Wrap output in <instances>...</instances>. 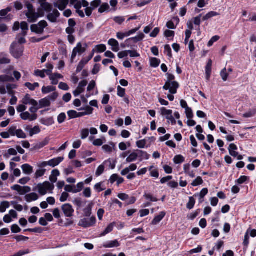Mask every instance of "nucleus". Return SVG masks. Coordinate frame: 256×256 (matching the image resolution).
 I'll use <instances>...</instances> for the list:
<instances>
[{
  "mask_svg": "<svg viewBox=\"0 0 256 256\" xmlns=\"http://www.w3.org/2000/svg\"><path fill=\"white\" fill-rule=\"evenodd\" d=\"M101 3V0H94L90 2V7L94 10L98 8Z\"/></svg>",
  "mask_w": 256,
  "mask_h": 256,
  "instance_id": "51",
  "label": "nucleus"
},
{
  "mask_svg": "<svg viewBox=\"0 0 256 256\" xmlns=\"http://www.w3.org/2000/svg\"><path fill=\"white\" fill-rule=\"evenodd\" d=\"M48 26L47 22L45 20L40 21L38 24H32L30 26V29L32 32L38 34H42L44 32V30Z\"/></svg>",
  "mask_w": 256,
  "mask_h": 256,
  "instance_id": "4",
  "label": "nucleus"
},
{
  "mask_svg": "<svg viewBox=\"0 0 256 256\" xmlns=\"http://www.w3.org/2000/svg\"><path fill=\"white\" fill-rule=\"evenodd\" d=\"M220 130H221L222 132L226 134L225 136V138L228 141L232 142L234 140V135L231 134H228V133L226 131V129H220Z\"/></svg>",
  "mask_w": 256,
  "mask_h": 256,
  "instance_id": "40",
  "label": "nucleus"
},
{
  "mask_svg": "<svg viewBox=\"0 0 256 256\" xmlns=\"http://www.w3.org/2000/svg\"><path fill=\"white\" fill-rule=\"evenodd\" d=\"M203 180L200 176H198L192 183L193 186H196L203 183Z\"/></svg>",
  "mask_w": 256,
  "mask_h": 256,
  "instance_id": "41",
  "label": "nucleus"
},
{
  "mask_svg": "<svg viewBox=\"0 0 256 256\" xmlns=\"http://www.w3.org/2000/svg\"><path fill=\"white\" fill-rule=\"evenodd\" d=\"M160 60L155 58L150 59V66L152 67L156 68L160 64Z\"/></svg>",
  "mask_w": 256,
  "mask_h": 256,
  "instance_id": "50",
  "label": "nucleus"
},
{
  "mask_svg": "<svg viewBox=\"0 0 256 256\" xmlns=\"http://www.w3.org/2000/svg\"><path fill=\"white\" fill-rule=\"evenodd\" d=\"M46 74L49 76V78L52 81V84L54 85L57 84L58 82V80L63 78V76L61 74L58 73L52 74L50 70L46 71Z\"/></svg>",
  "mask_w": 256,
  "mask_h": 256,
  "instance_id": "8",
  "label": "nucleus"
},
{
  "mask_svg": "<svg viewBox=\"0 0 256 256\" xmlns=\"http://www.w3.org/2000/svg\"><path fill=\"white\" fill-rule=\"evenodd\" d=\"M78 54H82L86 51V48L82 46L80 42L77 44L76 46L74 49Z\"/></svg>",
  "mask_w": 256,
  "mask_h": 256,
  "instance_id": "38",
  "label": "nucleus"
},
{
  "mask_svg": "<svg viewBox=\"0 0 256 256\" xmlns=\"http://www.w3.org/2000/svg\"><path fill=\"white\" fill-rule=\"evenodd\" d=\"M46 172V170H45V169L40 168V169L37 170L35 173V176H34L35 178H38L42 176L45 174Z\"/></svg>",
  "mask_w": 256,
  "mask_h": 256,
  "instance_id": "47",
  "label": "nucleus"
},
{
  "mask_svg": "<svg viewBox=\"0 0 256 256\" xmlns=\"http://www.w3.org/2000/svg\"><path fill=\"white\" fill-rule=\"evenodd\" d=\"M54 185L48 182H45L42 184H39L36 186V190L42 196L46 194L48 192L52 193L54 188Z\"/></svg>",
  "mask_w": 256,
  "mask_h": 256,
  "instance_id": "2",
  "label": "nucleus"
},
{
  "mask_svg": "<svg viewBox=\"0 0 256 256\" xmlns=\"http://www.w3.org/2000/svg\"><path fill=\"white\" fill-rule=\"evenodd\" d=\"M15 135L18 138H26V134L22 132L21 129L14 130Z\"/></svg>",
  "mask_w": 256,
  "mask_h": 256,
  "instance_id": "43",
  "label": "nucleus"
},
{
  "mask_svg": "<svg viewBox=\"0 0 256 256\" xmlns=\"http://www.w3.org/2000/svg\"><path fill=\"white\" fill-rule=\"evenodd\" d=\"M208 190L206 188H203L199 194H196L194 196H198L200 197V202H203L204 198L208 194Z\"/></svg>",
  "mask_w": 256,
  "mask_h": 256,
  "instance_id": "31",
  "label": "nucleus"
},
{
  "mask_svg": "<svg viewBox=\"0 0 256 256\" xmlns=\"http://www.w3.org/2000/svg\"><path fill=\"white\" fill-rule=\"evenodd\" d=\"M20 118L24 120L33 121L38 118L37 114H32L28 112H25L20 114Z\"/></svg>",
  "mask_w": 256,
  "mask_h": 256,
  "instance_id": "11",
  "label": "nucleus"
},
{
  "mask_svg": "<svg viewBox=\"0 0 256 256\" xmlns=\"http://www.w3.org/2000/svg\"><path fill=\"white\" fill-rule=\"evenodd\" d=\"M136 144L138 148H143L145 147L146 141L145 140H138L136 142Z\"/></svg>",
  "mask_w": 256,
  "mask_h": 256,
  "instance_id": "61",
  "label": "nucleus"
},
{
  "mask_svg": "<svg viewBox=\"0 0 256 256\" xmlns=\"http://www.w3.org/2000/svg\"><path fill=\"white\" fill-rule=\"evenodd\" d=\"M20 26L22 34H23L24 36H26L27 34V32L28 30V24L25 22H21Z\"/></svg>",
  "mask_w": 256,
  "mask_h": 256,
  "instance_id": "34",
  "label": "nucleus"
},
{
  "mask_svg": "<svg viewBox=\"0 0 256 256\" xmlns=\"http://www.w3.org/2000/svg\"><path fill=\"white\" fill-rule=\"evenodd\" d=\"M88 82L86 80L81 81L76 89L74 92L73 94L75 96H78L84 90V88L87 85Z\"/></svg>",
  "mask_w": 256,
  "mask_h": 256,
  "instance_id": "12",
  "label": "nucleus"
},
{
  "mask_svg": "<svg viewBox=\"0 0 256 256\" xmlns=\"http://www.w3.org/2000/svg\"><path fill=\"white\" fill-rule=\"evenodd\" d=\"M108 44L112 46V51L117 52L119 50V44L116 40L114 38L109 40L108 41Z\"/></svg>",
  "mask_w": 256,
  "mask_h": 256,
  "instance_id": "16",
  "label": "nucleus"
},
{
  "mask_svg": "<svg viewBox=\"0 0 256 256\" xmlns=\"http://www.w3.org/2000/svg\"><path fill=\"white\" fill-rule=\"evenodd\" d=\"M41 6L46 12H50L52 10V5L47 2L42 4Z\"/></svg>",
  "mask_w": 256,
  "mask_h": 256,
  "instance_id": "57",
  "label": "nucleus"
},
{
  "mask_svg": "<svg viewBox=\"0 0 256 256\" xmlns=\"http://www.w3.org/2000/svg\"><path fill=\"white\" fill-rule=\"evenodd\" d=\"M84 184L83 182H78L76 184V188H74V193L76 194L80 192L84 188Z\"/></svg>",
  "mask_w": 256,
  "mask_h": 256,
  "instance_id": "54",
  "label": "nucleus"
},
{
  "mask_svg": "<svg viewBox=\"0 0 256 256\" xmlns=\"http://www.w3.org/2000/svg\"><path fill=\"white\" fill-rule=\"evenodd\" d=\"M25 36H24L23 34H22V33L20 34H18L16 36V39L18 40V44H23L26 42V39L24 38Z\"/></svg>",
  "mask_w": 256,
  "mask_h": 256,
  "instance_id": "46",
  "label": "nucleus"
},
{
  "mask_svg": "<svg viewBox=\"0 0 256 256\" xmlns=\"http://www.w3.org/2000/svg\"><path fill=\"white\" fill-rule=\"evenodd\" d=\"M68 116L70 118H73L78 117V112L75 110H70L68 112Z\"/></svg>",
  "mask_w": 256,
  "mask_h": 256,
  "instance_id": "62",
  "label": "nucleus"
},
{
  "mask_svg": "<svg viewBox=\"0 0 256 256\" xmlns=\"http://www.w3.org/2000/svg\"><path fill=\"white\" fill-rule=\"evenodd\" d=\"M126 94V90L122 88L120 86H118V96L123 98L124 97V95Z\"/></svg>",
  "mask_w": 256,
  "mask_h": 256,
  "instance_id": "52",
  "label": "nucleus"
},
{
  "mask_svg": "<svg viewBox=\"0 0 256 256\" xmlns=\"http://www.w3.org/2000/svg\"><path fill=\"white\" fill-rule=\"evenodd\" d=\"M63 157H58L48 160V166L52 167H55L58 165L64 160Z\"/></svg>",
  "mask_w": 256,
  "mask_h": 256,
  "instance_id": "17",
  "label": "nucleus"
},
{
  "mask_svg": "<svg viewBox=\"0 0 256 256\" xmlns=\"http://www.w3.org/2000/svg\"><path fill=\"white\" fill-rule=\"evenodd\" d=\"M68 3V0H58L54 3V7L58 8L60 10H64Z\"/></svg>",
  "mask_w": 256,
  "mask_h": 256,
  "instance_id": "13",
  "label": "nucleus"
},
{
  "mask_svg": "<svg viewBox=\"0 0 256 256\" xmlns=\"http://www.w3.org/2000/svg\"><path fill=\"white\" fill-rule=\"evenodd\" d=\"M89 4L88 2L86 0H82V1H78V2H76L74 5V8L78 10H80L82 6L84 7H87V6H88Z\"/></svg>",
  "mask_w": 256,
  "mask_h": 256,
  "instance_id": "27",
  "label": "nucleus"
},
{
  "mask_svg": "<svg viewBox=\"0 0 256 256\" xmlns=\"http://www.w3.org/2000/svg\"><path fill=\"white\" fill-rule=\"evenodd\" d=\"M110 8L109 5L107 3H104L102 4L98 9V12L100 13H102L106 10H108Z\"/></svg>",
  "mask_w": 256,
  "mask_h": 256,
  "instance_id": "49",
  "label": "nucleus"
},
{
  "mask_svg": "<svg viewBox=\"0 0 256 256\" xmlns=\"http://www.w3.org/2000/svg\"><path fill=\"white\" fill-rule=\"evenodd\" d=\"M212 60L210 59L208 60L207 64L206 67V78L208 80H209L212 71Z\"/></svg>",
  "mask_w": 256,
  "mask_h": 256,
  "instance_id": "23",
  "label": "nucleus"
},
{
  "mask_svg": "<svg viewBox=\"0 0 256 256\" xmlns=\"http://www.w3.org/2000/svg\"><path fill=\"white\" fill-rule=\"evenodd\" d=\"M48 70H34V75L36 76H38L41 78H44L46 76L45 74H46V71Z\"/></svg>",
  "mask_w": 256,
  "mask_h": 256,
  "instance_id": "36",
  "label": "nucleus"
},
{
  "mask_svg": "<svg viewBox=\"0 0 256 256\" xmlns=\"http://www.w3.org/2000/svg\"><path fill=\"white\" fill-rule=\"evenodd\" d=\"M13 190L16 191L19 194L24 195L31 191V188L28 186H20L18 184H14L11 187Z\"/></svg>",
  "mask_w": 256,
  "mask_h": 256,
  "instance_id": "7",
  "label": "nucleus"
},
{
  "mask_svg": "<svg viewBox=\"0 0 256 256\" xmlns=\"http://www.w3.org/2000/svg\"><path fill=\"white\" fill-rule=\"evenodd\" d=\"M96 48L98 52H102L106 51V46L104 44H99L96 46Z\"/></svg>",
  "mask_w": 256,
  "mask_h": 256,
  "instance_id": "58",
  "label": "nucleus"
},
{
  "mask_svg": "<svg viewBox=\"0 0 256 256\" xmlns=\"http://www.w3.org/2000/svg\"><path fill=\"white\" fill-rule=\"evenodd\" d=\"M10 207V203L7 201H4L0 203V212L2 213L4 212L6 210Z\"/></svg>",
  "mask_w": 256,
  "mask_h": 256,
  "instance_id": "35",
  "label": "nucleus"
},
{
  "mask_svg": "<svg viewBox=\"0 0 256 256\" xmlns=\"http://www.w3.org/2000/svg\"><path fill=\"white\" fill-rule=\"evenodd\" d=\"M11 230L13 233H18L21 231L20 228L16 224L12 226Z\"/></svg>",
  "mask_w": 256,
  "mask_h": 256,
  "instance_id": "64",
  "label": "nucleus"
},
{
  "mask_svg": "<svg viewBox=\"0 0 256 256\" xmlns=\"http://www.w3.org/2000/svg\"><path fill=\"white\" fill-rule=\"evenodd\" d=\"M220 39V36H214L208 42V46H211L213 44L218 41Z\"/></svg>",
  "mask_w": 256,
  "mask_h": 256,
  "instance_id": "63",
  "label": "nucleus"
},
{
  "mask_svg": "<svg viewBox=\"0 0 256 256\" xmlns=\"http://www.w3.org/2000/svg\"><path fill=\"white\" fill-rule=\"evenodd\" d=\"M60 16V14L58 11L56 10H54L52 13L48 14L47 18L52 22H56Z\"/></svg>",
  "mask_w": 256,
  "mask_h": 256,
  "instance_id": "14",
  "label": "nucleus"
},
{
  "mask_svg": "<svg viewBox=\"0 0 256 256\" xmlns=\"http://www.w3.org/2000/svg\"><path fill=\"white\" fill-rule=\"evenodd\" d=\"M185 112L188 118H192L193 117V112L192 110L190 108H187L185 110Z\"/></svg>",
  "mask_w": 256,
  "mask_h": 256,
  "instance_id": "60",
  "label": "nucleus"
},
{
  "mask_svg": "<svg viewBox=\"0 0 256 256\" xmlns=\"http://www.w3.org/2000/svg\"><path fill=\"white\" fill-rule=\"evenodd\" d=\"M184 161V158L182 155H177L174 156V162L176 164H179Z\"/></svg>",
  "mask_w": 256,
  "mask_h": 256,
  "instance_id": "42",
  "label": "nucleus"
},
{
  "mask_svg": "<svg viewBox=\"0 0 256 256\" xmlns=\"http://www.w3.org/2000/svg\"><path fill=\"white\" fill-rule=\"evenodd\" d=\"M96 222V218L92 216L90 218H84L80 220L78 225L84 228H88L94 226Z\"/></svg>",
  "mask_w": 256,
  "mask_h": 256,
  "instance_id": "5",
  "label": "nucleus"
},
{
  "mask_svg": "<svg viewBox=\"0 0 256 256\" xmlns=\"http://www.w3.org/2000/svg\"><path fill=\"white\" fill-rule=\"evenodd\" d=\"M166 215V213L164 212H162L160 213L158 216H155V218L152 220V224L153 225H156L158 223H159L164 217Z\"/></svg>",
  "mask_w": 256,
  "mask_h": 256,
  "instance_id": "25",
  "label": "nucleus"
},
{
  "mask_svg": "<svg viewBox=\"0 0 256 256\" xmlns=\"http://www.w3.org/2000/svg\"><path fill=\"white\" fill-rule=\"evenodd\" d=\"M26 6L28 8V12H26V15L28 18L29 22H34L38 18L42 16L40 14L36 12L33 6L30 2H27L26 3Z\"/></svg>",
  "mask_w": 256,
  "mask_h": 256,
  "instance_id": "1",
  "label": "nucleus"
},
{
  "mask_svg": "<svg viewBox=\"0 0 256 256\" xmlns=\"http://www.w3.org/2000/svg\"><path fill=\"white\" fill-rule=\"evenodd\" d=\"M115 225L116 223L114 222L110 224L105 230L100 234V236H104L112 232Z\"/></svg>",
  "mask_w": 256,
  "mask_h": 256,
  "instance_id": "26",
  "label": "nucleus"
},
{
  "mask_svg": "<svg viewBox=\"0 0 256 256\" xmlns=\"http://www.w3.org/2000/svg\"><path fill=\"white\" fill-rule=\"evenodd\" d=\"M14 130L15 129H9L8 132H1L0 136L4 138H8L10 136H14Z\"/></svg>",
  "mask_w": 256,
  "mask_h": 256,
  "instance_id": "29",
  "label": "nucleus"
},
{
  "mask_svg": "<svg viewBox=\"0 0 256 256\" xmlns=\"http://www.w3.org/2000/svg\"><path fill=\"white\" fill-rule=\"evenodd\" d=\"M198 131V133L196 134V138L200 140H204L205 137L202 134L203 132L202 129H196Z\"/></svg>",
  "mask_w": 256,
  "mask_h": 256,
  "instance_id": "55",
  "label": "nucleus"
},
{
  "mask_svg": "<svg viewBox=\"0 0 256 256\" xmlns=\"http://www.w3.org/2000/svg\"><path fill=\"white\" fill-rule=\"evenodd\" d=\"M138 157V152H133L130 154L126 158V162L128 163H130L133 162H134L136 160Z\"/></svg>",
  "mask_w": 256,
  "mask_h": 256,
  "instance_id": "32",
  "label": "nucleus"
},
{
  "mask_svg": "<svg viewBox=\"0 0 256 256\" xmlns=\"http://www.w3.org/2000/svg\"><path fill=\"white\" fill-rule=\"evenodd\" d=\"M38 198V194L34 192H32L30 194H28L25 196V199L26 201L28 202H31L32 201L36 200Z\"/></svg>",
  "mask_w": 256,
  "mask_h": 256,
  "instance_id": "24",
  "label": "nucleus"
},
{
  "mask_svg": "<svg viewBox=\"0 0 256 256\" xmlns=\"http://www.w3.org/2000/svg\"><path fill=\"white\" fill-rule=\"evenodd\" d=\"M13 78L8 75H0V83H4L12 81Z\"/></svg>",
  "mask_w": 256,
  "mask_h": 256,
  "instance_id": "33",
  "label": "nucleus"
},
{
  "mask_svg": "<svg viewBox=\"0 0 256 256\" xmlns=\"http://www.w3.org/2000/svg\"><path fill=\"white\" fill-rule=\"evenodd\" d=\"M120 244L117 240L108 242L104 244V247L105 248H112L114 247H118Z\"/></svg>",
  "mask_w": 256,
  "mask_h": 256,
  "instance_id": "28",
  "label": "nucleus"
},
{
  "mask_svg": "<svg viewBox=\"0 0 256 256\" xmlns=\"http://www.w3.org/2000/svg\"><path fill=\"white\" fill-rule=\"evenodd\" d=\"M220 76L222 80L225 82L227 80L228 74L226 72V68H224L220 72Z\"/></svg>",
  "mask_w": 256,
  "mask_h": 256,
  "instance_id": "53",
  "label": "nucleus"
},
{
  "mask_svg": "<svg viewBox=\"0 0 256 256\" xmlns=\"http://www.w3.org/2000/svg\"><path fill=\"white\" fill-rule=\"evenodd\" d=\"M144 198L152 202H156L158 199L154 196L151 194L145 192L144 195Z\"/></svg>",
  "mask_w": 256,
  "mask_h": 256,
  "instance_id": "37",
  "label": "nucleus"
},
{
  "mask_svg": "<svg viewBox=\"0 0 256 256\" xmlns=\"http://www.w3.org/2000/svg\"><path fill=\"white\" fill-rule=\"evenodd\" d=\"M22 102L23 104L27 105L30 104L32 106H37L38 102L32 98L28 94H26L22 99Z\"/></svg>",
  "mask_w": 256,
  "mask_h": 256,
  "instance_id": "15",
  "label": "nucleus"
},
{
  "mask_svg": "<svg viewBox=\"0 0 256 256\" xmlns=\"http://www.w3.org/2000/svg\"><path fill=\"white\" fill-rule=\"evenodd\" d=\"M184 171L186 174L192 178L196 176L194 172L191 170L190 166L188 164L184 165Z\"/></svg>",
  "mask_w": 256,
  "mask_h": 256,
  "instance_id": "18",
  "label": "nucleus"
},
{
  "mask_svg": "<svg viewBox=\"0 0 256 256\" xmlns=\"http://www.w3.org/2000/svg\"><path fill=\"white\" fill-rule=\"evenodd\" d=\"M179 84L177 82H166L163 86V89L168 90L169 92L172 94H176L177 92V90L179 88Z\"/></svg>",
  "mask_w": 256,
  "mask_h": 256,
  "instance_id": "6",
  "label": "nucleus"
},
{
  "mask_svg": "<svg viewBox=\"0 0 256 256\" xmlns=\"http://www.w3.org/2000/svg\"><path fill=\"white\" fill-rule=\"evenodd\" d=\"M24 47L17 43L14 42L10 48V52L16 58H19L23 54Z\"/></svg>",
  "mask_w": 256,
  "mask_h": 256,
  "instance_id": "3",
  "label": "nucleus"
},
{
  "mask_svg": "<svg viewBox=\"0 0 256 256\" xmlns=\"http://www.w3.org/2000/svg\"><path fill=\"white\" fill-rule=\"evenodd\" d=\"M56 88L52 86H43L42 90V93L48 94L55 90Z\"/></svg>",
  "mask_w": 256,
  "mask_h": 256,
  "instance_id": "45",
  "label": "nucleus"
},
{
  "mask_svg": "<svg viewBox=\"0 0 256 256\" xmlns=\"http://www.w3.org/2000/svg\"><path fill=\"white\" fill-rule=\"evenodd\" d=\"M137 168V166L135 164H132L129 166L128 167L126 168L121 172L122 176H126L128 174L130 171H134Z\"/></svg>",
  "mask_w": 256,
  "mask_h": 256,
  "instance_id": "20",
  "label": "nucleus"
},
{
  "mask_svg": "<svg viewBox=\"0 0 256 256\" xmlns=\"http://www.w3.org/2000/svg\"><path fill=\"white\" fill-rule=\"evenodd\" d=\"M218 15H219V14L216 12H208L206 15H205L203 17L202 20H206L212 17L217 16Z\"/></svg>",
  "mask_w": 256,
  "mask_h": 256,
  "instance_id": "39",
  "label": "nucleus"
},
{
  "mask_svg": "<svg viewBox=\"0 0 256 256\" xmlns=\"http://www.w3.org/2000/svg\"><path fill=\"white\" fill-rule=\"evenodd\" d=\"M160 114L165 116L167 120H168L172 115V110H167L164 108H162L160 110Z\"/></svg>",
  "mask_w": 256,
  "mask_h": 256,
  "instance_id": "21",
  "label": "nucleus"
},
{
  "mask_svg": "<svg viewBox=\"0 0 256 256\" xmlns=\"http://www.w3.org/2000/svg\"><path fill=\"white\" fill-rule=\"evenodd\" d=\"M21 168L23 172L26 175H30L33 172V168L29 164H24Z\"/></svg>",
  "mask_w": 256,
  "mask_h": 256,
  "instance_id": "19",
  "label": "nucleus"
},
{
  "mask_svg": "<svg viewBox=\"0 0 256 256\" xmlns=\"http://www.w3.org/2000/svg\"><path fill=\"white\" fill-rule=\"evenodd\" d=\"M62 210L66 217H72L74 212L72 206L69 204H66L62 206Z\"/></svg>",
  "mask_w": 256,
  "mask_h": 256,
  "instance_id": "9",
  "label": "nucleus"
},
{
  "mask_svg": "<svg viewBox=\"0 0 256 256\" xmlns=\"http://www.w3.org/2000/svg\"><path fill=\"white\" fill-rule=\"evenodd\" d=\"M136 152L138 154V156H140L142 158L148 160L149 158V155L147 154L146 152H144L140 150H137Z\"/></svg>",
  "mask_w": 256,
  "mask_h": 256,
  "instance_id": "48",
  "label": "nucleus"
},
{
  "mask_svg": "<svg viewBox=\"0 0 256 256\" xmlns=\"http://www.w3.org/2000/svg\"><path fill=\"white\" fill-rule=\"evenodd\" d=\"M195 202L196 201L194 197H190L189 201L186 204V208L189 210L192 209L194 206Z\"/></svg>",
  "mask_w": 256,
  "mask_h": 256,
  "instance_id": "44",
  "label": "nucleus"
},
{
  "mask_svg": "<svg viewBox=\"0 0 256 256\" xmlns=\"http://www.w3.org/2000/svg\"><path fill=\"white\" fill-rule=\"evenodd\" d=\"M228 149L230 154L234 158H237L238 160H242L243 159V156L242 155H239L238 153L236 152L238 150V147L235 144H230Z\"/></svg>",
  "mask_w": 256,
  "mask_h": 256,
  "instance_id": "10",
  "label": "nucleus"
},
{
  "mask_svg": "<svg viewBox=\"0 0 256 256\" xmlns=\"http://www.w3.org/2000/svg\"><path fill=\"white\" fill-rule=\"evenodd\" d=\"M104 164L100 165L97 168L96 172V176H100L104 172Z\"/></svg>",
  "mask_w": 256,
  "mask_h": 256,
  "instance_id": "56",
  "label": "nucleus"
},
{
  "mask_svg": "<svg viewBox=\"0 0 256 256\" xmlns=\"http://www.w3.org/2000/svg\"><path fill=\"white\" fill-rule=\"evenodd\" d=\"M50 105V102L49 100L46 97L42 99L39 101V106L40 108L45 107L49 106Z\"/></svg>",
  "mask_w": 256,
  "mask_h": 256,
  "instance_id": "30",
  "label": "nucleus"
},
{
  "mask_svg": "<svg viewBox=\"0 0 256 256\" xmlns=\"http://www.w3.org/2000/svg\"><path fill=\"white\" fill-rule=\"evenodd\" d=\"M144 38V34H143L142 33H140L135 37L127 39L125 42L126 43L129 44L131 41H132L136 43L142 40Z\"/></svg>",
  "mask_w": 256,
  "mask_h": 256,
  "instance_id": "22",
  "label": "nucleus"
},
{
  "mask_svg": "<svg viewBox=\"0 0 256 256\" xmlns=\"http://www.w3.org/2000/svg\"><path fill=\"white\" fill-rule=\"evenodd\" d=\"M125 18L123 16H116L114 18V20L118 24H122Z\"/></svg>",
  "mask_w": 256,
  "mask_h": 256,
  "instance_id": "59",
  "label": "nucleus"
}]
</instances>
